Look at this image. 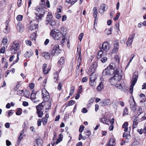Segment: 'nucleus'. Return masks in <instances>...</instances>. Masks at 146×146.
Segmentation results:
<instances>
[{"label": "nucleus", "mask_w": 146, "mask_h": 146, "mask_svg": "<svg viewBox=\"0 0 146 146\" xmlns=\"http://www.w3.org/2000/svg\"><path fill=\"white\" fill-rule=\"evenodd\" d=\"M115 68V65L114 63H111L109 66L106 68L102 72V75H111L113 74V76H115V78L117 80L120 81L122 77V73L119 68H117L115 70L114 69Z\"/></svg>", "instance_id": "nucleus-1"}, {"label": "nucleus", "mask_w": 146, "mask_h": 146, "mask_svg": "<svg viewBox=\"0 0 146 146\" xmlns=\"http://www.w3.org/2000/svg\"><path fill=\"white\" fill-rule=\"evenodd\" d=\"M36 12L35 14L36 15V18L38 21L41 20L42 18L44 17L45 13L44 9L42 7L39 6H37L35 8Z\"/></svg>", "instance_id": "nucleus-2"}, {"label": "nucleus", "mask_w": 146, "mask_h": 146, "mask_svg": "<svg viewBox=\"0 0 146 146\" xmlns=\"http://www.w3.org/2000/svg\"><path fill=\"white\" fill-rule=\"evenodd\" d=\"M58 29H54L51 30L50 33V36L52 37L55 40H59L63 36Z\"/></svg>", "instance_id": "nucleus-3"}, {"label": "nucleus", "mask_w": 146, "mask_h": 146, "mask_svg": "<svg viewBox=\"0 0 146 146\" xmlns=\"http://www.w3.org/2000/svg\"><path fill=\"white\" fill-rule=\"evenodd\" d=\"M19 43L16 41L14 42L9 47V50L11 53L14 54L16 52L19 48Z\"/></svg>", "instance_id": "nucleus-4"}, {"label": "nucleus", "mask_w": 146, "mask_h": 146, "mask_svg": "<svg viewBox=\"0 0 146 146\" xmlns=\"http://www.w3.org/2000/svg\"><path fill=\"white\" fill-rule=\"evenodd\" d=\"M138 75L135 74H133V76L132 79V83L129 88L130 92L131 93H132L133 90V88L135 85V83L137 81Z\"/></svg>", "instance_id": "nucleus-5"}, {"label": "nucleus", "mask_w": 146, "mask_h": 146, "mask_svg": "<svg viewBox=\"0 0 146 146\" xmlns=\"http://www.w3.org/2000/svg\"><path fill=\"white\" fill-rule=\"evenodd\" d=\"M98 58H101V61L103 63L107 61V58L103 55V52L102 50L99 51L98 52Z\"/></svg>", "instance_id": "nucleus-6"}, {"label": "nucleus", "mask_w": 146, "mask_h": 146, "mask_svg": "<svg viewBox=\"0 0 146 146\" xmlns=\"http://www.w3.org/2000/svg\"><path fill=\"white\" fill-rule=\"evenodd\" d=\"M59 45H56L54 48L51 51V54L54 56L56 54H59L60 53L61 50L59 48Z\"/></svg>", "instance_id": "nucleus-7"}, {"label": "nucleus", "mask_w": 146, "mask_h": 146, "mask_svg": "<svg viewBox=\"0 0 146 146\" xmlns=\"http://www.w3.org/2000/svg\"><path fill=\"white\" fill-rule=\"evenodd\" d=\"M97 65V63L96 62H94L92 64L89 68V72L92 73H94L96 71Z\"/></svg>", "instance_id": "nucleus-8"}, {"label": "nucleus", "mask_w": 146, "mask_h": 146, "mask_svg": "<svg viewBox=\"0 0 146 146\" xmlns=\"http://www.w3.org/2000/svg\"><path fill=\"white\" fill-rule=\"evenodd\" d=\"M107 9V6L105 4H102L99 10V12L101 14H103L104 12Z\"/></svg>", "instance_id": "nucleus-9"}, {"label": "nucleus", "mask_w": 146, "mask_h": 146, "mask_svg": "<svg viewBox=\"0 0 146 146\" xmlns=\"http://www.w3.org/2000/svg\"><path fill=\"white\" fill-rule=\"evenodd\" d=\"M102 49L107 51L110 49L109 44L108 42H104L102 45Z\"/></svg>", "instance_id": "nucleus-10"}, {"label": "nucleus", "mask_w": 146, "mask_h": 146, "mask_svg": "<svg viewBox=\"0 0 146 146\" xmlns=\"http://www.w3.org/2000/svg\"><path fill=\"white\" fill-rule=\"evenodd\" d=\"M43 90L42 91V93L43 95V100L46 102H48V101L50 98L49 94L48 92H46L45 94H44L43 93Z\"/></svg>", "instance_id": "nucleus-11"}, {"label": "nucleus", "mask_w": 146, "mask_h": 146, "mask_svg": "<svg viewBox=\"0 0 146 146\" xmlns=\"http://www.w3.org/2000/svg\"><path fill=\"white\" fill-rule=\"evenodd\" d=\"M45 102H42L41 103L39 104L38 106H36V108L37 111H42L44 108V105Z\"/></svg>", "instance_id": "nucleus-12"}, {"label": "nucleus", "mask_w": 146, "mask_h": 146, "mask_svg": "<svg viewBox=\"0 0 146 146\" xmlns=\"http://www.w3.org/2000/svg\"><path fill=\"white\" fill-rule=\"evenodd\" d=\"M33 54V52L31 50H30L29 51H27L25 54V57L29 58Z\"/></svg>", "instance_id": "nucleus-13"}, {"label": "nucleus", "mask_w": 146, "mask_h": 146, "mask_svg": "<svg viewBox=\"0 0 146 146\" xmlns=\"http://www.w3.org/2000/svg\"><path fill=\"white\" fill-rule=\"evenodd\" d=\"M115 76H113L109 79V82L111 84H114L116 82H117V81H118V80H117L115 78Z\"/></svg>", "instance_id": "nucleus-14"}, {"label": "nucleus", "mask_w": 146, "mask_h": 146, "mask_svg": "<svg viewBox=\"0 0 146 146\" xmlns=\"http://www.w3.org/2000/svg\"><path fill=\"white\" fill-rule=\"evenodd\" d=\"M65 59L63 57H61L58 62V64L59 65H63L64 63Z\"/></svg>", "instance_id": "nucleus-15"}, {"label": "nucleus", "mask_w": 146, "mask_h": 146, "mask_svg": "<svg viewBox=\"0 0 146 146\" xmlns=\"http://www.w3.org/2000/svg\"><path fill=\"white\" fill-rule=\"evenodd\" d=\"M52 17L51 13L49 12H48L46 17V21L48 22L52 20Z\"/></svg>", "instance_id": "nucleus-16"}, {"label": "nucleus", "mask_w": 146, "mask_h": 146, "mask_svg": "<svg viewBox=\"0 0 146 146\" xmlns=\"http://www.w3.org/2000/svg\"><path fill=\"white\" fill-rule=\"evenodd\" d=\"M42 55L46 59H49L50 57V54L49 53L44 52L42 54Z\"/></svg>", "instance_id": "nucleus-17"}, {"label": "nucleus", "mask_w": 146, "mask_h": 146, "mask_svg": "<svg viewBox=\"0 0 146 146\" xmlns=\"http://www.w3.org/2000/svg\"><path fill=\"white\" fill-rule=\"evenodd\" d=\"M93 12L94 14V18H96L97 15L98 11L97 8L96 7H94L93 10Z\"/></svg>", "instance_id": "nucleus-18"}, {"label": "nucleus", "mask_w": 146, "mask_h": 146, "mask_svg": "<svg viewBox=\"0 0 146 146\" xmlns=\"http://www.w3.org/2000/svg\"><path fill=\"white\" fill-rule=\"evenodd\" d=\"M111 146H114L115 144V141L113 138H111L107 143Z\"/></svg>", "instance_id": "nucleus-19"}, {"label": "nucleus", "mask_w": 146, "mask_h": 146, "mask_svg": "<svg viewBox=\"0 0 146 146\" xmlns=\"http://www.w3.org/2000/svg\"><path fill=\"white\" fill-rule=\"evenodd\" d=\"M17 29L20 32H22L23 30V26L21 23L18 24L17 26Z\"/></svg>", "instance_id": "nucleus-20"}, {"label": "nucleus", "mask_w": 146, "mask_h": 146, "mask_svg": "<svg viewBox=\"0 0 146 146\" xmlns=\"http://www.w3.org/2000/svg\"><path fill=\"white\" fill-rule=\"evenodd\" d=\"M114 47L113 50L115 52L117 51L119 48V43L118 42H115L114 44Z\"/></svg>", "instance_id": "nucleus-21"}, {"label": "nucleus", "mask_w": 146, "mask_h": 146, "mask_svg": "<svg viewBox=\"0 0 146 146\" xmlns=\"http://www.w3.org/2000/svg\"><path fill=\"white\" fill-rule=\"evenodd\" d=\"M128 122H125L122 125V127L124 129V131L125 132H127L128 130Z\"/></svg>", "instance_id": "nucleus-22"}, {"label": "nucleus", "mask_w": 146, "mask_h": 146, "mask_svg": "<svg viewBox=\"0 0 146 146\" xmlns=\"http://www.w3.org/2000/svg\"><path fill=\"white\" fill-rule=\"evenodd\" d=\"M104 85L102 82H101L98 86L97 90L99 91H100L102 90V89L103 88Z\"/></svg>", "instance_id": "nucleus-23"}, {"label": "nucleus", "mask_w": 146, "mask_h": 146, "mask_svg": "<svg viewBox=\"0 0 146 146\" xmlns=\"http://www.w3.org/2000/svg\"><path fill=\"white\" fill-rule=\"evenodd\" d=\"M96 78L94 73H91L90 78V80L95 81Z\"/></svg>", "instance_id": "nucleus-24"}, {"label": "nucleus", "mask_w": 146, "mask_h": 146, "mask_svg": "<svg viewBox=\"0 0 146 146\" xmlns=\"http://www.w3.org/2000/svg\"><path fill=\"white\" fill-rule=\"evenodd\" d=\"M135 35V34H134L130 35L128 38V41H130L131 43H132L133 40Z\"/></svg>", "instance_id": "nucleus-25"}, {"label": "nucleus", "mask_w": 146, "mask_h": 146, "mask_svg": "<svg viewBox=\"0 0 146 146\" xmlns=\"http://www.w3.org/2000/svg\"><path fill=\"white\" fill-rule=\"evenodd\" d=\"M49 24L53 28L56 25L55 22L53 20H52L48 22Z\"/></svg>", "instance_id": "nucleus-26"}, {"label": "nucleus", "mask_w": 146, "mask_h": 146, "mask_svg": "<svg viewBox=\"0 0 146 146\" xmlns=\"http://www.w3.org/2000/svg\"><path fill=\"white\" fill-rule=\"evenodd\" d=\"M47 66V64H44L42 66V69H43V72L44 74H47L48 72V71H46V72H45V69L46 68Z\"/></svg>", "instance_id": "nucleus-27"}, {"label": "nucleus", "mask_w": 146, "mask_h": 146, "mask_svg": "<svg viewBox=\"0 0 146 146\" xmlns=\"http://www.w3.org/2000/svg\"><path fill=\"white\" fill-rule=\"evenodd\" d=\"M133 101L134 102V104H133V105L132 104H130V106L131 108H132V110H133V111H135L136 110V106H135V102H134V100H133Z\"/></svg>", "instance_id": "nucleus-28"}, {"label": "nucleus", "mask_w": 146, "mask_h": 146, "mask_svg": "<svg viewBox=\"0 0 146 146\" xmlns=\"http://www.w3.org/2000/svg\"><path fill=\"white\" fill-rule=\"evenodd\" d=\"M38 26L37 24H32L31 25L30 27V29L31 30H33L35 29Z\"/></svg>", "instance_id": "nucleus-29"}, {"label": "nucleus", "mask_w": 146, "mask_h": 146, "mask_svg": "<svg viewBox=\"0 0 146 146\" xmlns=\"http://www.w3.org/2000/svg\"><path fill=\"white\" fill-rule=\"evenodd\" d=\"M36 113L38 117H41L42 116L43 113L42 111H36Z\"/></svg>", "instance_id": "nucleus-30"}, {"label": "nucleus", "mask_w": 146, "mask_h": 146, "mask_svg": "<svg viewBox=\"0 0 146 146\" xmlns=\"http://www.w3.org/2000/svg\"><path fill=\"white\" fill-rule=\"evenodd\" d=\"M107 120L106 118L103 117L100 119V121L103 123L108 125V124L107 123Z\"/></svg>", "instance_id": "nucleus-31"}, {"label": "nucleus", "mask_w": 146, "mask_h": 146, "mask_svg": "<svg viewBox=\"0 0 146 146\" xmlns=\"http://www.w3.org/2000/svg\"><path fill=\"white\" fill-rule=\"evenodd\" d=\"M54 82H56L58 79V72H56L54 74Z\"/></svg>", "instance_id": "nucleus-32"}, {"label": "nucleus", "mask_w": 146, "mask_h": 146, "mask_svg": "<svg viewBox=\"0 0 146 146\" xmlns=\"http://www.w3.org/2000/svg\"><path fill=\"white\" fill-rule=\"evenodd\" d=\"M37 92H35L34 90H33L31 94V96L32 97L33 99H35L36 98V94Z\"/></svg>", "instance_id": "nucleus-33"}, {"label": "nucleus", "mask_w": 146, "mask_h": 146, "mask_svg": "<svg viewBox=\"0 0 146 146\" xmlns=\"http://www.w3.org/2000/svg\"><path fill=\"white\" fill-rule=\"evenodd\" d=\"M42 120L43 125H45L47 121V119L45 117H43Z\"/></svg>", "instance_id": "nucleus-34"}, {"label": "nucleus", "mask_w": 146, "mask_h": 146, "mask_svg": "<svg viewBox=\"0 0 146 146\" xmlns=\"http://www.w3.org/2000/svg\"><path fill=\"white\" fill-rule=\"evenodd\" d=\"M22 109L21 108H18L16 112V114L17 115H20L22 113Z\"/></svg>", "instance_id": "nucleus-35"}, {"label": "nucleus", "mask_w": 146, "mask_h": 146, "mask_svg": "<svg viewBox=\"0 0 146 146\" xmlns=\"http://www.w3.org/2000/svg\"><path fill=\"white\" fill-rule=\"evenodd\" d=\"M128 109L126 107H125L124 110V113L123 114V115L124 116L128 114Z\"/></svg>", "instance_id": "nucleus-36"}, {"label": "nucleus", "mask_w": 146, "mask_h": 146, "mask_svg": "<svg viewBox=\"0 0 146 146\" xmlns=\"http://www.w3.org/2000/svg\"><path fill=\"white\" fill-rule=\"evenodd\" d=\"M46 104H47L48 106V107L47 108H46V110H48L50 109V108L51 103L50 102L48 101V102H46Z\"/></svg>", "instance_id": "nucleus-37"}, {"label": "nucleus", "mask_w": 146, "mask_h": 146, "mask_svg": "<svg viewBox=\"0 0 146 146\" xmlns=\"http://www.w3.org/2000/svg\"><path fill=\"white\" fill-rule=\"evenodd\" d=\"M138 124V121H133V129H134V128L137 127Z\"/></svg>", "instance_id": "nucleus-38"}, {"label": "nucleus", "mask_w": 146, "mask_h": 146, "mask_svg": "<svg viewBox=\"0 0 146 146\" xmlns=\"http://www.w3.org/2000/svg\"><path fill=\"white\" fill-rule=\"evenodd\" d=\"M23 18V16L21 15H17L16 17V19L18 21H21L22 20Z\"/></svg>", "instance_id": "nucleus-39"}, {"label": "nucleus", "mask_w": 146, "mask_h": 146, "mask_svg": "<svg viewBox=\"0 0 146 146\" xmlns=\"http://www.w3.org/2000/svg\"><path fill=\"white\" fill-rule=\"evenodd\" d=\"M84 134L86 136H88V137L91 135V133L89 130H86V131H85Z\"/></svg>", "instance_id": "nucleus-40"}, {"label": "nucleus", "mask_w": 146, "mask_h": 146, "mask_svg": "<svg viewBox=\"0 0 146 146\" xmlns=\"http://www.w3.org/2000/svg\"><path fill=\"white\" fill-rule=\"evenodd\" d=\"M95 81L90 80V84L92 86H96V82Z\"/></svg>", "instance_id": "nucleus-41"}, {"label": "nucleus", "mask_w": 146, "mask_h": 146, "mask_svg": "<svg viewBox=\"0 0 146 146\" xmlns=\"http://www.w3.org/2000/svg\"><path fill=\"white\" fill-rule=\"evenodd\" d=\"M24 130H22L20 133V135L18 137V139H20V140H21L23 138L22 135L23 133H24Z\"/></svg>", "instance_id": "nucleus-42"}, {"label": "nucleus", "mask_w": 146, "mask_h": 146, "mask_svg": "<svg viewBox=\"0 0 146 146\" xmlns=\"http://www.w3.org/2000/svg\"><path fill=\"white\" fill-rule=\"evenodd\" d=\"M105 100L106 104H107V105H110L111 103L110 100L108 99H106Z\"/></svg>", "instance_id": "nucleus-43"}, {"label": "nucleus", "mask_w": 146, "mask_h": 146, "mask_svg": "<svg viewBox=\"0 0 146 146\" xmlns=\"http://www.w3.org/2000/svg\"><path fill=\"white\" fill-rule=\"evenodd\" d=\"M75 102L73 100H70L68 104V106H71L73 105L75 103Z\"/></svg>", "instance_id": "nucleus-44"}, {"label": "nucleus", "mask_w": 146, "mask_h": 146, "mask_svg": "<svg viewBox=\"0 0 146 146\" xmlns=\"http://www.w3.org/2000/svg\"><path fill=\"white\" fill-rule=\"evenodd\" d=\"M66 33H64L63 34V36L61 37H62V43H63L64 42V41L65 39V36L66 35Z\"/></svg>", "instance_id": "nucleus-45"}, {"label": "nucleus", "mask_w": 146, "mask_h": 146, "mask_svg": "<svg viewBox=\"0 0 146 146\" xmlns=\"http://www.w3.org/2000/svg\"><path fill=\"white\" fill-rule=\"evenodd\" d=\"M84 34L83 33H82L80 34V35L79 36V37H78L80 41H81L82 40V37L84 36Z\"/></svg>", "instance_id": "nucleus-46"}, {"label": "nucleus", "mask_w": 146, "mask_h": 146, "mask_svg": "<svg viewBox=\"0 0 146 146\" xmlns=\"http://www.w3.org/2000/svg\"><path fill=\"white\" fill-rule=\"evenodd\" d=\"M82 91V86H80L79 87V88L78 90V93L80 94Z\"/></svg>", "instance_id": "nucleus-47"}, {"label": "nucleus", "mask_w": 146, "mask_h": 146, "mask_svg": "<svg viewBox=\"0 0 146 146\" xmlns=\"http://www.w3.org/2000/svg\"><path fill=\"white\" fill-rule=\"evenodd\" d=\"M116 87L118 88H119V89H121V90L123 89V87L122 86V85L120 84H117L116 85Z\"/></svg>", "instance_id": "nucleus-48"}, {"label": "nucleus", "mask_w": 146, "mask_h": 146, "mask_svg": "<svg viewBox=\"0 0 146 146\" xmlns=\"http://www.w3.org/2000/svg\"><path fill=\"white\" fill-rule=\"evenodd\" d=\"M120 16V13H117L115 17L113 18V20L115 21L117 20L119 18Z\"/></svg>", "instance_id": "nucleus-49"}, {"label": "nucleus", "mask_w": 146, "mask_h": 146, "mask_svg": "<svg viewBox=\"0 0 146 146\" xmlns=\"http://www.w3.org/2000/svg\"><path fill=\"white\" fill-rule=\"evenodd\" d=\"M81 48H80V50H79V53H78V55H79V56L78 58V59H82V55L81 54Z\"/></svg>", "instance_id": "nucleus-50"}, {"label": "nucleus", "mask_w": 146, "mask_h": 146, "mask_svg": "<svg viewBox=\"0 0 146 146\" xmlns=\"http://www.w3.org/2000/svg\"><path fill=\"white\" fill-rule=\"evenodd\" d=\"M84 127L83 125H81L80 126L79 131L80 132H82L84 130Z\"/></svg>", "instance_id": "nucleus-51"}, {"label": "nucleus", "mask_w": 146, "mask_h": 146, "mask_svg": "<svg viewBox=\"0 0 146 146\" xmlns=\"http://www.w3.org/2000/svg\"><path fill=\"white\" fill-rule=\"evenodd\" d=\"M81 138L85 140L86 138V137H83L81 134H80L79 135V137L78 138L79 140H80Z\"/></svg>", "instance_id": "nucleus-52"}, {"label": "nucleus", "mask_w": 146, "mask_h": 146, "mask_svg": "<svg viewBox=\"0 0 146 146\" xmlns=\"http://www.w3.org/2000/svg\"><path fill=\"white\" fill-rule=\"evenodd\" d=\"M5 48L4 46H3L0 50V52L1 53H4L5 52Z\"/></svg>", "instance_id": "nucleus-53"}, {"label": "nucleus", "mask_w": 146, "mask_h": 146, "mask_svg": "<svg viewBox=\"0 0 146 146\" xmlns=\"http://www.w3.org/2000/svg\"><path fill=\"white\" fill-rule=\"evenodd\" d=\"M27 44L31 46L32 45V42L30 40H26L25 41Z\"/></svg>", "instance_id": "nucleus-54"}, {"label": "nucleus", "mask_w": 146, "mask_h": 146, "mask_svg": "<svg viewBox=\"0 0 146 146\" xmlns=\"http://www.w3.org/2000/svg\"><path fill=\"white\" fill-rule=\"evenodd\" d=\"M62 84L60 82L58 84L57 86V89L58 90H60L62 89Z\"/></svg>", "instance_id": "nucleus-55"}, {"label": "nucleus", "mask_w": 146, "mask_h": 146, "mask_svg": "<svg viewBox=\"0 0 146 146\" xmlns=\"http://www.w3.org/2000/svg\"><path fill=\"white\" fill-rule=\"evenodd\" d=\"M7 42V40L5 38H3V40L2 42L3 43V45H5Z\"/></svg>", "instance_id": "nucleus-56"}, {"label": "nucleus", "mask_w": 146, "mask_h": 146, "mask_svg": "<svg viewBox=\"0 0 146 146\" xmlns=\"http://www.w3.org/2000/svg\"><path fill=\"white\" fill-rule=\"evenodd\" d=\"M119 23L116 24L115 25V29L118 31L119 30Z\"/></svg>", "instance_id": "nucleus-57"}, {"label": "nucleus", "mask_w": 146, "mask_h": 146, "mask_svg": "<svg viewBox=\"0 0 146 146\" xmlns=\"http://www.w3.org/2000/svg\"><path fill=\"white\" fill-rule=\"evenodd\" d=\"M29 87L31 89H33L34 87V84L33 83H31L29 85Z\"/></svg>", "instance_id": "nucleus-58"}, {"label": "nucleus", "mask_w": 146, "mask_h": 146, "mask_svg": "<svg viewBox=\"0 0 146 146\" xmlns=\"http://www.w3.org/2000/svg\"><path fill=\"white\" fill-rule=\"evenodd\" d=\"M88 80V78L87 77H83L82 79V82H86Z\"/></svg>", "instance_id": "nucleus-59"}, {"label": "nucleus", "mask_w": 146, "mask_h": 146, "mask_svg": "<svg viewBox=\"0 0 146 146\" xmlns=\"http://www.w3.org/2000/svg\"><path fill=\"white\" fill-rule=\"evenodd\" d=\"M11 142L8 140H6V145L8 146H9L11 145Z\"/></svg>", "instance_id": "nucleus-60"}, {"label": "nucleus", "mask_w": 146, "mask_h": 146, "mask_svg": "<svg viewBox=\"0 0 146 146\" xmlns=\"http://www.w3.org/2000/svg\"><path fill=\"white\" fill-rule=\"evenodd\" d=\"M87 111H88L87 110H86V108H83L81 110L82 112L84 113H87Z\"/></svg>", "instance_id": "nucleus-61"}, {"label": "nucleus", "mask_w": 146, "mask_h": 146, "mask_svg": "<svg viewBox=\"0 0 146 146\" xmlns=\"http://www.w3.org/2000/svg\"><path fill=\"white\" fill-rule=\"evenodd\" d=\"M129 134L127 133L124 132L123 134V137H129Z\"/></svg>", "instance_id": "nucleus-62"}, {"label": "nucleus", "mask_w": 146, "mask_h": 146, "mask_svg": "<svg viewBox=\"0 0 146 146\" xmlns=\"http://www.w3.org/2000/svg\"><path fill=\"white\" fill-rule=\"evenodd\" d=\"M41 119H39L37 121V125L38 126H40L41 125Z\"/></svg>", "instance_id": "nucleus-63"}, {"label": "nucleus", "mask_w": 146, "mask_h": 146, "mask_svg": "<svg viewBox=\"0 0 146 146\" xmlns=\"http://www.w3.org/2000/svg\"><path fill=\"white\" fill-rule=\"evenodd\" d=\"M61 15L59 14H57L56 15V17L58 19H59L61 17Z\"/></svg>", "instance_id": "nucleus-64"}]
</instances>
